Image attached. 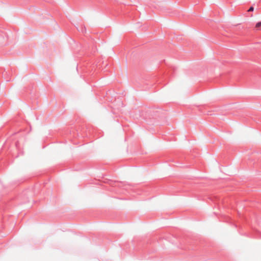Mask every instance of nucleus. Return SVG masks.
I'll list each match as a JSON object with an SVG mask.
<instances>
[{
	"instance_id": "4",
	"label": "nucleus",
	"mask_w": 261,
	"mask_h": 261,
	"mask_svg": "<svg viewBox=\"0 0 261 261\" xmlns=\"http://www.w3.org/2000/svg\"><path fill=\"white\" fill-rule=\"evenodd\" d=\"M6 81H7V82L10 81V80H6Z\"/></svg>"
},
{
	"instance_id": "1",
	"label": "nucleus",
	"mask_w": 261,
	"mask_h": 261,
	"mask_svg": "<svg viewBox=\"0 0 261 261\" xmlns=\"http://www.w3.org/2000/svg\"><path fill=\"white\" fill-rule=\"evenodd\" d=\"M255 28L258 30H261V21L258 22L256 24Z\"/></svg>"
},
{
	"instance_id": "2",
	"label": "nucleus",
	"mask_w": 261,
	"mask_h": 261,
	"mask_svg": "<svg viewBox=\"0 0 261 261\" xmlns=\"http://www.w3.org/2000/svg\"><path fill=\"white\" fill-rule=\"evenodd\" d=\"M253 10H254V8L252 6H251V7H250L249 8V9H248V12H251V11H253Z\"/></svg>"
},
{
	"instance_id": "3",
	"label": "nucleus",
	"mask_w": 261,
	"mask_h": 261,
	"mask_svg": "<svg viewBox=\"0 0 261 261\" xmlns=\"http://www.w3.org/2000/svg\"><path fill=\"white\" fill-rule=\"evenodd\" d=\"M82 32L83 33H84V30H83V29H82Z\"/></svg>"
}]
</instances>
